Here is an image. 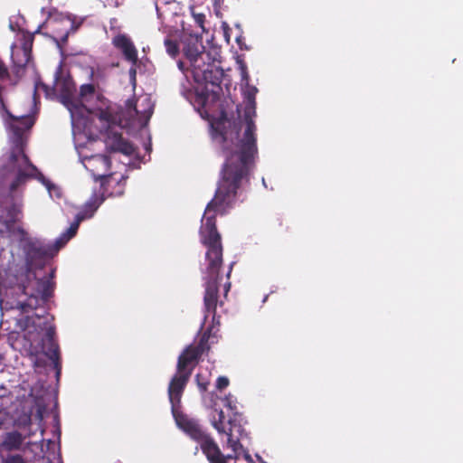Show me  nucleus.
<instances>
[{"label": "nucleus", "mask_w": 463, "mask_h": 463, "mask_svg": "<svg viewBox=\"0 0 463 463\" xmlns=\"http://www.w3.org/2000/svg\"><path fill=\"white\" fill-rule=\"evenodd\" d=\"M23 250L27 265V281L21 285L23 293L28 298L17 302V308L23 314L40 308L41 312L24 316L17 319L16 325L29 342L31 354L38 353V347L53 364L57 375L61 373V363L60 346L56 339V329L52 324L53 317L51 316L44 306L52 295L53 285L51 278L43 276L38 278L33 269H42L46 261L58 253L59 246L54 243L45 242L39 239L28 238L23 242Z\"/></svg>", "instance_id": "f257e3e1"}, {"label": "nucleus", "mask_w": 463, "mask_h": 463, "mask_svg": "<svg viewBox=\"0 0 463 463\" xmlns=\"http://www.w3.org/2000/svg\"><path fill=\"white\" fill-rule=\"evenodd\" d=\"M257 92L256 87L246 84L243 116L241 117V110L237 108L238 120L232 124L229 122V129H224L222 122L213 125V137L223 142L225 153L214 203H229L233 197H237L239 189L244 182H249L250 172L255 167L259 153L257 127L253 119L256 117Z\"/></svg>", "instance_id": "f03ea898"}, {"label": "nucleus", "mask_w": 463, "mask_h": 463, "mask_svg": "<svg viewBox=\"0 0 463 463\" xmlns=\"http://www.w3.org/2000/svg\"><path fill=\"white\" fill-rule=\"evenodd\" d=\"M214 200L215 195L206 205L200 231L202 243L207 248L205 258L208 261L203 295L204 317L206 318L212 315L213 320H215L217 306H222L223 303L219 297V284L222 280L219 271L222 265V245L221 234L216 227V215L226 214L234 206L237 197H233L229 203H214Z\"/></svg>", "instance_id": "7ed1b4c3"}, {"label": "nucleus", "mask_w": 463, "mask_h": 463, "mask_svg": "<svg viewBox=\"0 0 463 463\" xmlns=\"http://www.w3.org/2000/svg\"><path fill=\"white\" fill-rule=\"evenodd\" d=\"M86 169L91 174L95 181H100L104 193L109 196H120L124 194L128 176L123 175L116 178L110 174L111 159L107 155H94L86 159Z\"/></svg>", "instance_id": "20e7f679"}, {"label": "nucleus", "mask_w": 463, "mask_h": 463, "mask_svg": "<svg viewBox=\"0 0 463 463\" xmlns=\"http://www.w3.org/2000/svg\"><path fill=\"white\" fill-rule=\"evenodd\" d=\"M172 414L177 427L192 439L199 443L200 449L207 460H213V454L219 453V445L214 439L203 429L198 420L184 413L181 409L173 411Z\"/></svg>", "instance_id": "39448f33"}, {"label": "nucleus", "mask_w": 463, "mask_h": 463, "mask_svg": "<svg viewBox=\"0 0 463 463\" xmlns=\"http://www.w3.org/2000/svg\"><path fill=\"white\" fill-rule=\"evenodd\" d=\"M213 427L219 434L227 435V447L237 453L242 449L241 441L248 439V433L243 427V417L241 414L234 413L227 421L222 410L218 411V419L212 420Z\"/></svg>", "instance_id": "423d86ee"}, {"label": "nucleus", "mask_w": 463, "mask_h": 463, "mask_svg": "<svg viewBox=\"0 0 463 463\" xmlns=\"http://www.w3.org/2000/svg\"><path fill=\"white\" fill-rule=\"evenodd\" d=\"M40 33L38 28L34 33H30L20 29L18 32V43L12 45V61L14 64V72L16 76H21L27 65L33 60L32 50L35 33Z\"/></svg>", "instance_id": "0eeeda50"}, {"label": "nucleus", "mask_w": 463, "mask_h": 463, "mask_svg": "<svg viewBox=\"0 0 463 463\" xmlns=\"http://www.w3.org/2000/svg\"><path fill=\"white\" fill-rule=\"evenodd\" d=\"M5 90V88L0 85V114L6 118L5 121L14 136V145H24V134L33 127L34 121L30 116L16 117L9 111L4 98Z\"/></svg>", "instance_id": "6e6552de"}, {"label": "nucleus", "mask_w": 463, "mask_h": 463, "mask_svg": "<svg viewBox=\"0 0 463 463\" xmlns=\"http://www.w3.org/2000/svg\"><path fill=\"white\" fill-rule=\"evenodd\" d=\"M210 334L211 330H206L196 345H190L182 352L178 357L176 364V370L178 372H189V375H192L194 369L196 367L201 359V356L210 348L208 345Z\"/></svg>", "instance_id": "1a4fd4ad"}, {"label": "nucleus", "mask_w": 463, "mask_h": 463, "mask_svg": "<svg viewBox=\"0 0 463 463\" xmlns=\"http://www.w3.org/2000/svg\"><path fill=\"white\" fill-rule=\"evenodd\" d=\"M104 202L103 195L94 194L90 200L84 204L81 212L76 215V220L71 224L65 232H63L54 242L61 250L72 237H74L79 229L80 222L87 218L93 216L94 213Z\"/></svg>", "instance_id": "9d476101"}, {"label": "nucleus", "mask_w": 463, "mask_h": 463, "mask_svg": "<svg viewBox=\"0 0 463 463\" xmlns=\"http://www.w3.org/2000/svg\"><path fill=\"white\" fill-rule=\"evenodd\" d=\"M60 99L61 103L68 109L73 118L75 114L81 113L87 109L84 104L78 102L75 98L76 84L71 79H63L59 86Z\"/></svg>", "instance_id": "9b49d317"}, {"label": "nucleus", "mask_w": 463, "mask_h": 463, "mask_svg": "<svg viewBox=\"0 0 463 463\" xmlns=\"http://www.w3.org/2000/svg\"><path fill=\"white\" fill-rule=\"evenodd\" d=\"M190 377L189 372L180 373L176 370V373L170 380L167 393L172 411L181 409V399Z\"/></svg>", "instance_id": "f8f14e48"}, {"label": "nucleus", "mask_w": 463, "mask_h": 463, "mask_svg": "<svg viewBox=\"0 0 463 463\" xmlns=\"http://www.w3.org/2000/svg\"><path fill=\"white\" fill-rule=\"evenodd\" d=\"M106 148L109 152H118L126 156H131L135 153L134 146L122 137V134L115 128L107 129L105 137Z\"/></svg>", "instance_id": "ddd939ff"}, {"label": "nucleus", "mask_w": 463, "mask_h": 463, "mask_svg": "<svg viewBox=\"0 0 463 463\" xmlns=\"http://www.w3.org/2000/svg\"><path fill=\"white\" fill-rule=\"evenodd\" d=\"M8 165L16 172L34 173L37 171V168L31 163L29 157L24 153V145H14L10 152Z\"/></svg>", "instance_id": "4468645a"}, {"label": "nucleus", "mask_w": 463, "mask_h": 463, "mask_svg": "<svg viewBox=\"0 0 463 463\" xmlns=\"http://www.w3.org/2000/svg\"><path fill=\"white\" fill-rule=\"evenodd\" d=\"M112 44L122 52L127 61L133 64V66H137L138 62L137 50L132 40L127 34H117L112 39Z\"/></svg>", "instance_id": "2eb2a0df"}, {"label": "nucleus", "mask_w": 463, "mask_h": 463, "mask_svg": "<svg viewBox=\"0 0 463 463\" xmlns=\"http://www.w3.org/2000/svg\"><path fill=\"white\" fill-rule=\"evenodd\" d=\"M194 78L203 80L205 83L219 86L222 82V71L209 61L203 62L193 70Z\"/></svg>", "instance_id": "dca6fc26"}, {"label": "nucleus", "mask_w": 463, "mask_h": 463, "mask_svg": "<svg viewBox=\"0 0 463 463\" xmlns=\"http://www.w3.org/2000/svg\"><path fill=\"white\" fill-rule=\"evenodd\" d=\"M183 52L184 56L190 61L193 70L198 68L206 60L210 61V53L204 52V47L198 41L187 43Z\"/></svg>", "instance_id": "f3484780"}, {"label": "nucleus", "mask_w": 463, "mask_h": 463, "mask_svg": "<svg viewBox=\"0 0 463 463\" xmlns=\"http://www.w3.org/2000/svg\"><path fill=\"white\" fill-rule=\"evenodd\" d=\"M26 438L27 436L18 430L8 431L4 435L0 447L6 452L24 450V445Z\"/></svg>", "instance_id": "a211bd4d"}, {"label": "nucleus", "mask_w": 463, "mask_h": 463, "mask_svg": "<svg viewBox=\"0 0 463 463\" xmlns=\"http://www.w3.org/2000/svg\"><path fill=\"white\" fill-rule=\"evenodd\" d=\"M134 111L137 116L141 115V118L145 121L149 120L153 114V106L150 103L149 98H144L142 100H137L134 106Z\"/></svg>", "instance_id": "6ab92c4d"}, {"label": "nucleus", "mask_w": 463, "mask_h": 463, "mask_svg": "<svg viewBox=\"0 0 463 463\" xmlns=\"http://www.w3.org/2000/svg\"><path fill=\"white\" fill-rule=\"evenodd\" d=\"M99 120L108 124V129L115 128L120 121V117L110 109H99L98 114Z\"/></svg>", "instance_id": "aec40b11"}, {"label": "nucleus", "mask_w": 463, "mask_h": 463, "mask_svg": "<svg viewBox=\"0 0 463 463\" xmlns=\"http://www.w3.org/2000/svg\"><path fill=\"white\" fill-rule=\"evenodd\" d=\"M96 88L91 83L82 84L80 87L79 97L76 99L78 102L83 104L85 101H89L95 94Z\"/></svg>", "instance_id": "412c9836"}, {"label": "nucleus", "mask_w": 463, "mask_h": 463, "mask_svg": "<svg viewBox=\"0 0 463 463\" xmlns=\"http://www.w3.org/2000/svg\"><path fill=\"white\" fill-rule=\"evenodd\" d=\"M33 173L21 171L17 172L14 179L12 181L10 184V191H16L21 185L24 184L29 177H32Z\"/></svg>", "instance_id": "4be33fe9"}, {"label": "nucleus", "mask_w": 463, "mask_h": 463, "mask_svg": "<svg viewBox=\"0 0 463 463\" xmlns=\"http://www.w3.org/2000/svg\"><path fill=\"white\" fill-rule=\"evenodd\" d=\"M21 213L16 205H12L6 209V216L4 214V211L0 212V222L5 223H14L17 215Z\"/></svg>", "instance_id": "5701e85b"}, {"label": "nucleus", "mask_w": 463, "mask_h": 463, "mask_svg": "<svg viewBox=\"0 0 463 463\" xmlns=\"http://www.w3.org/2000/svg\"><path fill=\"white\" fill-rule=\"evenodd\" d=\"M166 52L173 58L179 54L178 42L171 37H166L164 41Z\"/></svg>", "instance_id": "b1692460"}, {"label": "nucleus", "mask_w": 463, "mask_h": 463, "mask_svg": "<svg viewBox=\"0 0 463 463\" xmlns=\"http://www.w3.org/2000/svg\"><path fill=\"white\" fill-rule=\"evenodd\" d=\"M243 450V448L241 449H240L237 453L234 452L235 455H232V454H228V455H224L221 449L219 448V453L217 454H213V460H208L209 463H228V460L229 459H232V458H237V455L240 454L241 451Z\"/></svg>", "instance_id": "393cba45"}, {"label": "nucleus", "mask_w": 463, "mask_h": 463, "mask_svg": "<svg viewBox=\"0 0 463 463\" xmlns=\"http://www.w3.org/2000/svg\"><path fill=\"white\" fill-rule=\"evenodd\" d=\"M1 463H25V459L20 454H8L2 458Z\"/></svg>", "instance_id": "a878e982"}, {"label": "nucleus", "mask_w": 463, "mask_h": 463, "mask_svg": "<svg viewBox=\"0 0 463 463\" xmlns=\"http://www.w3.org/2000/svg\"><path fill=\"white\" fill-rule=\"evenodd\" d=\"M193 17H194V20L195 22V24L200 27L202 28V30L204 32L205 31V28H204V22H205V15L203 13H194L193 11Z\"/></svg>", "instance_id": "bb28decb"}, {"label": "nucleus", "mask_w": 463, "mask_h": 463, "mask_svg": "<svg viewBox=\"0 0 463 463\" xmlns=\"http://www.w3.org/2000/svg\"><path fill=\"white\" fill-rule=\"evenodd\" d=\"M229 379L225 376H220L216 381V388L220 391L225 389L229 385Z\"/></svg>", "instance_id": "cd10ccee"}, {"label": "nucleus", "mask_w": 463, "mask_h": 463, "mask_svg": "<svg viewBox=\"0 0 463 463\" xmlns=\"http://www.w3.org/2000/svg\"><path fill=\"white\" fill-rule=\"evenodd\" d=\"M9 71L5 62L0 59V80L9 79Z\"/></svg>", "instance_id": "c85d7f7f"}, {"label": "nucleus", "mask_w": 463, "mask_h": 463, "mask_svg": "<svg viewBox=\"0 0 463 463\" xmlns=\"http://www.w3.org/2000/svg\"><path fill=\"white\" fill-rule=\"evenodd\" d=\"M195 380H196V383H197V385H198L199 389L202 392H205L207 390L208 385H209V382L206 381V380L202 381L200 373H197L195 375Z\"/></svg>", "instance_id": "c756f323"}, {"label": "nucleus", "mask_w": 463, "mask_h": 463, "mask_svg": "<svg viewBox=\"0 0 463 463\" xmlns=\"http://www.w3.org/2000/svg\"><path fill=\"white\" fill-rule=\"evenodd\" d=\"M136 74H137L136 66L132 65L131 68L129 69V75L134 81L136 80Z\"/></svg>", "instance_id": "7c9ffc66"}, {"label": "nucleus", "mask_w": 463, "mask_h": 463, "mask_svg": "<svg viewBox=\"0 0 463 463\" xmlns=\"http://www.w3.org/2000/svg\"><path fill=\"white\" fill-rule=\"evenodd\" d=\"M223 289H224L223 296H224V298H226V297H227V295H228V292H229V291H230V289H231V282H230V281H228V282H226V283L224 284Z\"/></svg>", "instance_id": "2f4dec72"}, {"label": "nucleus", "mask_w": 463, "mask_h": 463, "mask_svg": "<svg viewBox=\"0 0 463 463\" xmlns=\"http://www.w3.org/2000/svg\"><path fill=\"white\" fill-rule=\"evenodd\" d=\"M41 86L43 90H47V86L42 82H36L35 84V90H34V94L36 93V90L38 89V87Z\"/></svg>", "instance_id": "473e14b6"}, {"label": "nucleus", "mask_w": 463, "mask_h": 463, "mask_svg": "<svg viewBox=\"0 0 463 463\" xmlns=\"http://www.w3.org/2000/svg\"><path fill=\"white\" fill-rule=\"evenodd\" d=\"M244 458H245V459H246L247 461L251 462V463L253 462V460H252V458H251L250 455L248 452H245Z\"/></svg>", "instance_id": "72a5a7b5"}, {"label": "nucleus", "mask_w": 463, "mask_h": 463, "mask_svg": "<svg viewBox=\"0 0 463 463\" xmlns=\"http://www.w3.org/2000/svg\"><path fill=\"white\" fill-rule=\"evenodd\" d=\"M231 272H232V267L230 268V270L228 271V274H227L228 278L230 277Z\"/></svg>", "instance_id": "f704fd0d"}, {"label": "nucleus", "mask_w": 463, "mask_h": 463, "mask_svg": "<svg viewBox=\"0 0 463 463\" xmlns=\"http://www.w3.org/2000/svg\"><path fill=\"white\" fill-rule=\"evenodd\" d=\"M178 65H179L180 68L183 67V63L181 61L178 63Z\"/></svg>", "instance_id": "c9c22d12"}, {"label": "nucleus", "mask_w": 463, "mask_h": 463, "mask_svg": "<svg viewBox=\"0 0 463 463\" xmlns=\"http://www.w3.org/2000/svg\"><path fill=\"white\" fill-rule=\"evenodd\" d=\"M261 463H266V462L262 461Z\"/></svg>", "instance_id": "e433bc0d"}]
</instances>
